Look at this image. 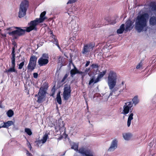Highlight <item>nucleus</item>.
Wrapping results in <instances>:
<instances>
[{
    "label": "nucleus",
    "instance_id": "1",
    "mask_svg": "<svg viewBox=\"0 0 156 156\" xmlns=\"http://www.w3.org/2000/svg\"><path fill=\"white\" fill-rule=\"evenodd\" d=\"M117 79L116 73L112 71H111L108 74L107 82L109 89L111 91L109 94L110 96H112L113 94H114L115 96H118L120 94L126 92V84L125 86H120L121 89L119 91L118 88H114L116 84Z\"/></svg>",
    "mask_w": 156,
    "mask_h": 156
},
{
    "label": "nucleus",
    "instance_id": "2",
    "mask_svg": "<svg viewBox=\"0 0 156 156\" xmlns=\"http://www.w3.org/2000/svg\"><path fill=\"white\" fill-rule=\"evenodd\" d=\"M149 17V14L147 13H142L137 16L135 20V29L138 33L146 31Z\"/></svg>",
    "mask_w": 156,
    "mask_h": 156
},
{
    "label": "nucleus",
    "instance_id": "3",
    "mask_svg": "<svg viewBox=\"0 0 156 156\" xmlns=\"http://www.w3.org/2000/svg\"><path fill=\"white\" fill-rule=\"evenodd\" d=\"M14 28L16 29V30L8 33L9 35L13 37V39H17L19 37L23 35L26 31V29H23L20 27H15Z\"/></svg>",
    "mask_w": 156,
    "mask_h": 156
},
{
    "label": "nucleus",
    "instance_id": "4",
    "mask_svg": "<svg viewBox=\"0 0 156 156\" xmlns=\"http://www.w3.org/2000/svg\"><path fill=\"white\" fill-rule=\"evenodd\" d=\"M29 6V2L27 0L22 1L20 5L18 17L20 18L24 16Z\"/></svg>",
    "mask_w": 156,
    "mask_h": 156
},
{
    "label": "nucleus",
    "instance_id": "5",
    "mask_svg": "<svg viewBox=\"0 0 156 156\" xmlns=\"http://www.w3.org/2000/svg\"><path fill=\"white\" fill-rule=\"evenodd\" d=\"M37 59V57L35 55H32L30 57L27 66V69L30 72H32L35 69Z\"/></svg>",
    "mask_w": 156,
    "mask_h": 156
},
{
    "label": "nucleus",
    "instance_id": "6",
    "mask_svg": "<svg viewBox=\"0 0 156 156\" xmlns=\"http://www.w3.org/2000/svg\"><path fill=\"white\" fill-rule=\"evenodd\" d=\"M133 106V103L132 101H129L125 102L123 107V110L121 113L126 115L129 112H130V113H132L133 108H132Z\"/></svg>",
    "mask_w": 156,
    "mask_h": 156
},
{
    "label": "nucleus",
    "instance_id": "7",
    "mask_svg": "<svg viewBox=\"0 0 156 156\" xmlns=\"http://www.w3.org/2000/svg\"><path fill=\"white\" fill-rule=\"evenodd\" d=\"M39 20L36 18L35 20L31 21L28 23V27L26 28V31L28 32H30L32 30H37V26L39 23H41L39 22Z\"/></svg>",
    "mask_w": 156,
    "mask_h": 156
},
{
    "label": "nucleus",
    "instance_id": "8",
    "mask_svg": "<svg viewBox=\"0 0 156 156\" xmlns=\"http://www.w3.org/2000/svg\"><path fill=\"white\" fill-rule=\"evenodd\" d=\"M49 56L48 54L44 53L38 60V63L40 66H45L49 62Z\"/></svg>",
    "mask_w": 156,
    "mask_h": 156
},
{
    "label": "nucleus",
    "instance_id": "9",
    "mask_svg": "<svg viewBox=\"0 0 156 156\" xmlns=\"http://www.w3.org/2000/svg\"><path fill=\"white\" fill-rule=\"evenodd\" d=\"M94 46L95 44L93 42L85 44L83 47L82 54L88 55L89 52L92 51Z\"/></svg>",
    "mask_w": 156,
    "mask_h": 156
},
{
    "label": "nucleus",
    "instance_id": "10",
    "mask_svg": "<svg viewBox=\"0 0 156 156\" xmlns=\"http://www.w3.org/2000/svg\"><path fill=\"white\" fill-rule=\"evenodd\" d=\"M46 93V90H45L44 89L41 87L40 88L38 93V98L37 100V102L38 103H41L45 100Z\"/></svg>",
    "mask_w": 156,
    "mask_h": 156
},
{
    "label": "nucleus",
    "instance_id": "11",
    "mask_svg": "<svg viewBox=\"0 0 156 156\" xmlns=\"http://www.w3.org/2000/svg\"><path fill=\"white\" fill-rule=\"evenodd\" d=\"M63 97L65 100H68L70 96L71 93V86L69 85L66 84L64 85L63 89Z\"/></svg>",
    "mask_w": 156,
    "mask_h": 156
},
{
    "label": "nucleus",
    "instance_id": "12",
    "mask_svg": "<svg viewBox=\"0 0 156 156\" xmlns=\"http://www.w3.org/2000/svg\"><path fill=\"white\" fill-rule=\"evenodd\" d=\"M106 70H105L102 72H100L98 74L97 78L95 79V76H93L90 79V80L88 83L89 85H90L92 83L94 84L97 83L100 81V79L106 73Z\"/></svg>",
    "mask_w": 156,
    "mask_h": 156
},
{
    "label": "nucleus",
    "instance_id": "13",
    "mask_svg": "<svg viewBox=\"0 0 156 156\" xmlns=\"http://www.w3.org/2000/svg\"><path fill=\"white\" fill-rule=\"evenodd\" d=\"M118 140L115 138L112 141L110 147L108 149V151L111 152L114 151L117 147Z\"/></svg>",
    "mask_w": 156,
    "mask_h": 156
},
{
    "label": "nucleus",
    "instance_id": "14",
    "mask_svg": "<svg viewBox=\"0 0 156 156\" xmlns=\"http://www.w3.org/2000/svg\"><path fill=\"white\" fill-rule=\"evenodd\" d=\"M134 23V21L130 20H128L126 22L125 31H128V30L130 31L133 28V25Z\"/></svg>",
    "mask_w": 156,
    "mask_h": 156
},
{
    "label": "nucleus",
    "instance_id": "15",
    "mask_svg": "<svg viewBox=\"0 0 156 156\" xmlns=\"http://www.w3.org/2000/svg\"><path fill=\"white\" fill-rule=\"evenodd\" d=\"M14 46L12 48V52L11 53V55H12V57L11 58V62L12 63V66H15L16 64H15V46L17 47L16 44L15 43L14 44Z\"/></svg>",
    "mask_w": 156,
    "mask_h": 156
},
{
    "label": "nucleus",
    "instance_id": "16",
    "mask_svg": "<svg viewBox=\"0 0 156 156\" xmlns=\"http://www.w3.org/2000/svg\"><path fill=\"white\" fill-rule=\"evenodd\" d=\"M149 23L150 26H156V16H152L150 17L149 20Z\"/></svg>",
    "mask_w": 156,
    "mask_h": 156
},
{
    "label": "nucleus",
    "instance_id": "17",
    "mask_svg": "<svg viewBox=\"0 0 156 156\" xmlns=\"http://www.w3.org/2000/svg\"><path fill=\"white\" fill-rule=\"evenodd\" d=\"M46 13L45 11H44L41 12L39 18H37V19L39 20V22L41 23L43 22L44 20L46 19L45 17V15Z\"/></svg>",
    "mask_w": 156,
    "mask_h": 156
},
{
    "label": "nucleus",
    "instance_id": "18",
    "mask_svg": "<svg viewBox=\"0 0 156 156\" xmlns=\"http://www.w3.org/2000/svg\"><path fill=\"white\" fill-rule=\"evenodd\" d=\"M58 125L59 130L60 131L65 130L66 128L64 127V124L63 121H62L61 120L59 119L58 121Z\"/></svg>",
    "mask_w": 156,
    "mask_h": 156
},
{
    "label": "nucleus",
    "instance_id": "19",
    "mask_svg": "<svg viewBox=\"0 0 156 156\" xmlns=\"http://www.w3.org/2000/svg\"><path fill=\"white\" fill-rule=\"evenodd\" d=\"M128 115L127 121V126L128 127H129L130 125L131 120L133 119V113H130Z\"/></svg>",
    "mask_w": 156,
    "mask_h": 156
},
{
    "label": "nucleus",
    "instance_id": "20",
    "mask_svg": "<svg viewBox=\"0 0 156 156\" xmlns=\"http://www.w3.org/2000/svg\"><path fill=\"white\" fill-rule=\"evenodd\" d=\"M125 30V24H122L120 26L119 28L117 30V32L118 34H122Z\"/></svg>",
    "mask_w": 156,
    "mask_h": 156
},
{
    "label": "nucleus",
    "instance_id": "21",
    "mask_svg": "<svg viewBox=\"0 0 156 156\" xmlns=\"http://www.w3.org/2000/svg\"><path fill=\"white\" fill-rule=\"evenodd\" d=\"M71 148L74 149L76 151H77L78 150V147L79 144L78 143H76L75 142H73L71 144Z\"/></svg>",
    "mask_w": 156,
    "mask_h": 156
},
{
    "label": "nucleus",
    "instance_id": "22",
    "mask_svg": "<svg viewBox=\"0 0 156 156\" xmlns=\"http://www.w3.org/2000/svg\"><path fill=\"white\" fill-rule=\"evenodd\" d=\"M4 125L3 127L4 128H8L9 126L12 125L13 124V122L12 121H8L6 122H3Z\"/></svg>",
    "mask_w": 156,
    "mask_h": 156
},
{
    "label": "nucleus",
    "instance_id": "23",
    "mask_svg": "<svg viewBox=\"0 0 156 156\" xmlns=\"http://www.w3.org/2000/svg\"><path fill=\"white\" fill-rule=\"evenodd\" d=\"M60 91H59L57 94L56 98L57 101L59 105H61L62 103V99L60 96Z\"/></svg>",
    "mask_w": 156,
    "mask_h": 156
},
{
    "label": "nucleus",
    "instance_id": "24",
    "mask_svg": "<svg viewBox=\"0 0 156 156\" xmlns=\"http://www.w3.org/2000/svg\"><path fill=\"white\" fill-rule=\"evenodd\" d=\"M48 133H45L43 136L42 139L40 141H39L38 142L37 144L40 143L41 142H42V143L44 144L45 143L48 138Z\"/></svg>",
    "mask_w": 156,
    "mask_h": 156
},
{
    "label": "nucleus",
    "instance_id": "25",
    "mask_svg": "<svg viewBox=\"0 0 156 156\" xmlns=\"http://www.w3.org/2000/svg\"><path fill=\"white\" fill-rule=\"evenodd\" d=\"M15 66H12V67L10 68L8 70L6 71V72L8 73V74H9L10 73L15 72L16 71L15 69Z\"/></svg>",
    "mask_w": 156,
    "mask_h": 156
},
{
    "label": "nucleus",
    "instance_id": "26",
    "mask_svg": "<svg viewBox=\"0 0 156 156\" xmlns=\"http://www.w3.org/2000/svg\"><path fill=\"white\" fill-rule=\"evenodd\" d=\"M133 103L134 105H136L139 102V100L138 99V96H134L132 100Z\"/></svg>",
    "mask_w": 156,
    "mask_h": 156
},
{
    "label": "nucleus",
    "instance_id": "27",
    "mask_svg": "<svg viewBox=\"0 0 156 156\" xmlns=\"http://www.w3.org/2000/svg\"><path fill=\"white\" fill-rule=\"evenodd\" d=\"M131 136V134L130 133H125L123 134V137L126 140H129Z\"/></svg>",
    "mask_w": 156,
    "mask_h": 156
},
{
    "label": "nucleus",
    "instance_id": "28",
    "mask_svg": "<svg viewBox=\"0 0 156 156\" xmlns=\"http://www.w3.org/2000/svg\"><path fill=\"white\" fill-rule=\"evenodd\" d=\"M8 117L9 118L11 117L14 115V112L12 109H9L6 112Z\"/></svg>",
    "mask_w": 156,
    "mask_h": 156
},
{
    "label": "nucleus",
    "instance_id": "29",
    "mask_svg": "<svg viewBox=\"0 0 156 156\" xmlns=\"http://www.w3.org/2000/svg\"><path fill=\"white\" fill-rule=\"evenodd\" d=\"M76 68L75 66H74V69L71 70L70 71V74L72 77H73L75 75L77 74V71L75 69V68Z\"/></svg>",
    "mask_w": 156,
    "mask_h": 156
},
{
    "label": "nucleus",
    "instance_id": "30",
    "mask_svg": "<svg viewBox=\"0 0 156 156\" xmlns=\"http://www.w3.org/2000/svg\"><path fill=\"white\" fill-rule=\"evenodd\" d=\"M24 130L25 132L29 136H31L32 134L31 130L30 128H26Z\"/></svg>",
    "mask_w": 156,
    "mask_h": 156
},
{
    "label": "nucleus",
    "instance_id": "31",
    "mask_svg": "<svg viewBox=\"0 0 156 156\" xmlns=\"http://www.w3.org/2000/svg\"><path fill=\"white\" fill-rule=\"evenodd\" d=\"M152 11L156 12V3H153L150 6Z\"/></svg>",
    "mask_w": 156,
    "mask_h": 156
},
{
    "label": "nucleus",
    "instance_id": "32",
    "mask_svg": "<svg viewBox=\"0 0 156 156\" xmlns=\"http://www.w3.org/2000/svg\"><path fill=\"white\" fill-rule=\"evenodd\" d=\"M25 60L24 59H23V61L21 62L19 65L18 69H21L24 64V62Z\"/></svg>",
    "mask_w": 156,
    "mask_h": 156
},
{
    "label": "nucleus",
    "instance_id": "33",
    "mask_svg": "<svg viewBox=\"0 0 156 156\" xmlns=\"http://www.w3.org/2000/svg\"><path fill=\"white\" fill-rule=\"evenodd\" d=\"M69 75V73H67L65 74V75L63 77V78L62 79L61 81V83H62L64 82V81L65 80L67 79V77H68V76Z\"/></svg>",
    "mask_w": 156,
    "mask_h": 156
},
{
    "label": "nucleus",
    "instance_id": "34",
    "mask_svg": "<svg viewBox=\"0 0 156 156\" xmlns=\"http://www.w3.org/2000/svg\"><path fill=\"white\" fill-rule=\"evenodd\" d=\"M142 60H141L140 62L136 66V69H139L140 68L142 67L143 65V63H142Z\"/></svg>",
    "mask_w": 156,
    "mask_h": 156
},
{
    "label": "nucleus",
    "instance_id": "35",
    "mask_svg": "<svg viewBox=\"0 0 156 156\" xmlns=\"http://www.w3.org/2000/svg\"><path fill=\"white\" fill-rule=\"evenodd\" d=\"M48 84L47 83H45L44 84V86L43 87H41L44 89L45 90H46L48 89Z\"/></svg>",
    "mask_w": 156,
    "mask_h": 156
},
{
    "label": "nucleus",
    "instance_id": "36",
    "mask_svg": "<svg viewBox=\"0 0 156 156\" xmlns=\"http://www.w3.org/2000/svg\"><path fill=\"white\" fill-rule=\"evenodd\" d=\"M78 0H69L67 3V4H72L74 3L77 2Z\"/></svg>",
    "mask_w": 156,
    "mask_h": 156
},
{
    "label": "nucleus",
    "instance_id": "37",
    "mask_svg": "<svg viewBox=\"0 0 156 156\" xmlns=\"http://www.w3.org/2000/svg\"><path fill=\"white\" fill-rule=\"evenodd\" d=\"M91 66L93 69H97L99 67V66L97 64H92Z\"/></svg>",
    "mask_w": 156,
    "mask_h": 156
},
{
    "label": "nucleus",
    "instance_id": "38",
    "mask_svg": "<svg viewBox=\"0 0 156 156\" xmlns=\"http://www.w3.org/2000/svg\"><path fill=\"white\" fill-rule=\"evenodd\" d=\"M75 69H76V71H77V74H80L82 75L83 74H85V73H84L83 72L81 71H79L76 68H75Z\"/></svg>",
    "mask_w": 156,
    "mask_h": 156
},
{
    "label": "nucleus",
    "instance_id": "39",
    "mask_svg": "<svg viewBox=\"0 0 156 156\" xmlns=\"http://www.w3.org/2000/svg\"><path fill=\"white\" fill-rule=\"evenodd\" d=\"M56 90L55 85H54L51 90V92H55Z\"/></svg>",
    "mask_w": 156,
    "mask_h": 156
},
{
    "label": "nucleus",
    "instance_id": "40",
    "mask_svg": "<svg viewBox=\"0 0 156 156\" xmlns=\"http://www.w3.org/2000/svg\"><path fill=\"white\" fill-rule=\"evenodd\" d=\"M33 75L34 78H37L38 77V74L37 73H34L33 74Z\"/></svg>",
    "mask_w": 156,
    "mask_h": 156
},
{
    "label": "nucleus",
    "instance_id": "41",
    "mask_svg": "<svg viewBox=\"0 0 156 156\" xmlns=\"http://www.w3.org/2000/svg\"><path fill=\"white\" fill-rule=\"evenodd\" d=\"M90 61H87L86 63V64H85V67L88 66H89V64H90Z\"/></svg>",
    "mask_w": 156,
    "mask_h": 156
},
{
    "label": "nucleus",
    "instance_id": "42",
    "mask_svg": "<svg viewBox=\"0 0 156 156\" xmlns=\"http://www.w3.org/2000/svg\"><path fill=\"white\" fill-rule=\"evenodd\" d=\"M51 37L54 39H55V37L54 35L53 34L52 32L51 33Z\"/></svg>",
    "mask_w": 156,
    "mask_h": 156
},
{
    "label": "nucleus",
    "instance_id": "43",
    "mask_svg": "<svg viewBox=\"0 0 156 156\" xmlns=\"http://www.w3.org/2000/svg\"><path fill=\"white\" fill-rule=\"evenodd\" d=\"M27 145L28 147L30 148V150H31L32 148V147L30 143L29 142H28V144H27Z\"/></svg>",
    "mask_w": 156,
    "mask_h": 156
},
{
    "label": "nucleus",
    "instance_id": "44",
    "mask_svg": "<svg viewBox=\"0 0 156 156\" xmlns=\"http://www.w3.org/2000/svg\"><path fill=\"white\" fill-rule=\"evenodd\" d=\"M53 43L54 44H58V41L56 39H54V41H53Z\"/></svg>",
    "mask_w": 156,
    "mask_h": 156
},
{
    "label": "nucleus",
    "instance_id": "45",
    "mask_svg": "<svg viewBox=\"0 0 156 156\" xmlns=\"http://www.w3.org/2000/svg\"><path fill=\"white\" fill-rule=\"evenodd\" d=\"M90 70V68H86L85 70V72L86 73H85L87 74V73Z\"/></svg>",
    "mask_w": 156,
    "mask_h": 156
},
{
    "label": "nucleus",
    "instance_id": "46",
    "mask_svg": "<svg viewBox=\"0 0 156 156\" xmlns=\"http://www.w3.org/2000/svg\"><path fill=\"white\" fill-rule=\"evenodd\" d=\"M1 35L3 37H6V34H1Z\"/></svg>",
    "mask_w": 156,
    "mask_h": 156
},
{
    "label": "nucleus",
    "instance_id": "47",
    "mask_svg": "<svg viewBox=\"0 0 156 156\" xmlns=\"http://www.w3.org/2000/svg\"><path fill=\"white\" fill-rule=\"evenodd\" d=\"M124 82H123V81H122V83H121V84L120 85V86H125V84H124Z\"/></svg>",
    "mask_w": 156,
    "mask_h": 156
},
{
    "label": "nucleus",
    "instance_id": "48",
    "mask_svg": "<svg viewBox=\"0 0 156 156\" xmlns=\"http://www.w3.org/2000/svg\"><path fill=\"white\" fill-rule=\"evenodd\" d=\"M85 75V74H84L82 75V76L81 78L83 81V80L84 77Z\"/></svg>",
    "mask_w": 156,
    "mask_h": 156
},
{
    "label": "nucleus",
    "instance_id": "49",
    "mask_svg": "<svg viewBox=\"0 0 156 156\" xmlns=\"http://www.w3.org/2000/svg\"><path fill=\"white\" fill-rule=\"evenodd\" d=\"M52 93V94H51V96H52V97H54L55 94V92H51Z\"/></svg>",
    "mask_w": 156,
    "mask_h": 156
},
{
    "label": "nucleus",
    "instance_id": "50",
    "mask_svg": "<svg viewBox=\"0 0 156 156\" xmlns=\"http://www.w3.org/2000/svg\"><path fill=\"white\" fill-rule=\"evenodd\" d=\"M56 45L58 47V48L59 49H61V48L60 47V46H59V44H56Z\"/></svg>",
    "mask_w": 156,
    "mask_h": 156
},
{
    "label": "nucleus",
    "instance_id": "51",
    "mask_svg": "<svg viewBox=\"0 0 156 156\" xmlns=\"http://www.w3.org/2000/svg\"><path fill=\"white\" fill-rule=\"evenodd\" d=\"M12 28L9 27V28H8L7 29V30H12Z\"/></svg>",
    "mask_w": 156,
    "mask_h": 156
},
{
    "label": "nucleus",
    "instance_id": "52",
    "mask_svg": "<svg viewBox=\"0 0 156 156\" xmlns=\"http://www.w3.org/2000/svg\"><path fill=\"white\" fill-rule=\"evenodd\" d=\"M4 125L3 122L1 124L0 126H2Z\"/></svg>",
    "mask_w": 156,
    "mask_h": 156
},
{
    "label": "nucleus",
    "instance_id": "53",
    "mask_svg": "<svg viewBox=\"0 0 156 156\" xmlns=\"http://www.w3.org/2000/svg\"><path fill=\"white\" fill-rule=\"evenodd\" d=\"M38 94H35V97H37L38 98Z\"/></svg>",
    "mask_w": 156,
    "mask_h": 156
},
{
    "label": "nucleus",
    "instance_id": "54",
    "mask_svg": "<svg viewBox=\"0 0 156 156\" xmlns=\"http://www.w3.org/2000/svg\"><path fill=\"white\" fill-rule=\"evenodd\" d=\"M3 125L2 126H0V129L2 128H4V127H3Z\"/></svg>",
    "mask_w": 156,
    "mask_h": 156
},
{
    "label": "nucleus",
    "instance_id": "55",
    "mask_svg": "<svg viewBox=\"0 0 156 156\" xmlns=\"http://www.w3.org/2000/svg\"><path fill=\"white\" fill-rule=\"evenodd\" d=\"M154 14L155 15V16H156V12H154Z\"/></svg>",
    "mask_w": 156,
    "mask_h": 156
},
{
    "label": "nucleus",
    "instance_id": "56",
    "mask_svg": "<svg viewBox=\"0 0 156 156\" xmlns=\"http://www.w3.org/2000/svg\"><path fill=\"white\" fill-rule=\"evenodd\" d=\"M151 143H150L149 144V145L150 146H151Z\"/></svg>",
    "mask_w": 156,
    "mask_h": 156
},
{
    "label": "nucleus",
    "instance_id": "57",
    "mask_svg": "<svg viewBox=\"0 0 156 156\" xmlns=\"http://www.w3.org/2000/svg\"><path fill=\"white\" fill-rule=\"evenodd\" d=\"M16 130H18V128H16Z\"/></svg>",
    "mask_w": 156,
    "mask_h": 156
},
{
    "label": "nucleus",
    "instance_id": "58",
    "mask_svg": "<svg viewBox=\"0 0 156 156\" xmlns=\"http://www.w3.org/2000/svg\"><path fill=\"white\" fill-rule=\"evenodd\" d=\"M95 27L94 26L93 27H92V28H94Z\"/></svg>",
    "mask_w": 156,
    "mask_h": 156
}]
</instances>
